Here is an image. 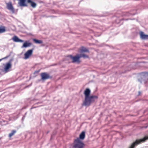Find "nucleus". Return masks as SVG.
I'll use <instances>...</instances> for the list:
<instances>
[{
    "instance_id": "obj_1",
    "label": "nucleus",
    "mask_w": 148,
    "mask_h": 148,
    "mask_svg": "<svg viewBox=\"0 0 148 148\" xmlns=\"http://www.w3.org/2000/svg\"><path fill=\"white\" fill-rule=\"evenodd\" d=\"M90 91L89 88H87L84 92L85 95V100L83 102V105L85 106H89L91 102L93 101L95 99L97 98L95 96H89Z\"/></svg>"
},
{
    "instance_id": "obj_2",
    "label": "nucleus",
    "mask_w": 148,
    "mask_h": 148,
    "mask_svg": "<svg viewBox=\"0 0 148 148\" xmlns=\"http://www.w3.org/2000/svg\"><path fill=\"white\" fill-rule=\"evenodd\" d=\"M84 144L79 138H77L74 140L73 148H84Z\"/></svg>"
},
{
    "instance_id": "obj_3",
    "label": "nucleus",
    "mask_w": 148,
    "mask_h": 148,
    "mask_svg": "<svg viewBox=\"0 0 148 148\" xmlns=\"http://www.w3.org/2000/svg\"><path fill=\"white\" fill-rule=\"evenodd\" d=\"M141 79H139L138 80L140 83H144L145 84L147 80L148 77V73L147 72H144L141 73Z\"/></svg>"
},
{
    "instance_id": "obj_4",
    "label": "nucleus",
    "mask_w": 148,
    "mask_h": 148,
    "mask_svg": "<svg viewBox=\"0 0 148 148\" xmlns=\"http://www.w3.org/2000/svg\"><path fill=\"white\" fill-rule=\"evenodd\" d=\"M68 57L72 60V62H79V59L80 58L79 54H77L74 57L71 55H69L68 56Z\"/></svg>"
},
{
    "instance_id": "obj_5",
    "label": "nucleus",
    "mask_w": 148,
    "mask_h": 148,
    "mask_svg": "<svg viewBox=\"0 0 148 148\" xmlns=\"http://www.w3.org/2000/svg\"><path fill=\"white\" fill-rule=\"evenodd\" d=\"M6 5L7 8L12 13H14L15 12L14 9L11 2L6 3Z\"/></svg>"
},
{
    "instance_id": "obj_6",
    "label": "nucleus",
    "mask_w": 148,
    "mask_h": 148,
    "mask_svg": "<svg viewBox=\"0 0 148 148\" xmlns=\"http://www.w3.org/2000/svg\"><path fill=\"white\" fill-rule=\"evenodd\" d=\"M33 52V49H30L28 50L24 54L25 57L24 58L25 59L28 58L32 55Z\"/></svg>"
},
{
    "instance_id": "obj_7",
    "label": "nucleus",
    "mask_w": 148,
    "mask_h": 148,
    "mask_svg": "<svg viewBox=\"0 0 148 148\" xmlns=\"http://www.w3.org/2000/svg\"><path fill=\"white\" fill-rule=\"evenodd\" d=\"M12 67V64L10 62L6 63L4 66V71L5 73L9 71V69Z\"/></svg>"
},
{
    "instance_id": "obj_8",
    "label": "nucleus",
    "mask_w": 148,
    "mask_h": 148,
    "mask_svg": "<svg viewBox=\"0 0 148 148\" xmlns=\"http://www.w3.org/2000/svg\"><path fill=\"white\" fill-rule=\"evenodd\" d=\"M41 79L42 80H45L48 79L50 77L49 75L45 73H42L41 74Z\"/></svg>"
},
{
    "instance_id": "obj_9",
    "label": "nucleus",
    "mask_w": 148,
    "mask_h": 148,
    "mask_svg": "<svg viewBox=\"0 0 148 148\" xmlns=\"http://www.w3.org/2000/svg\"><path fill=\"white\" fill-rule=\"evenodd\" d=\"M12 39L14 42H23V41L19 39L16 36H14L12 38Z\"/></svg>"
},
{
    "instance_id": "obj_10",
    "label": "nucleus",
    "mask_w": 148,
    "mask_h": 148,
    "mask_svg": "<svg viewBox=\"0 0 148 148\" xmlns=\"http://www.w3.org/2000/svg\"><path fill=\"white\" fill-rule=\"evenodd\" d=\"M140 34L141 38L142 39H145L148 38V35L144 34L143 32H140Z\"/></svg>"
},
{
    "instance_id": "obj_11",
    "label": "nucleus",
    "mask_w": 148,
    "mask_h": 148,
    "mask_svg": "<svg viewBox=\"0 0 148 148\" xmlns=\"http://www.w3.org/2000/svg\"><path fill=\"white\" fill-rule=\"evenodd\" d=\"M27 2L29 3L31 6L33 8H35L37 5L36 4L32 1L31 0H28Z\"/></svg>"
},
{
    "instance_id": "obj_12",
    "label": "nucleus",
    "mask_w": 148,
    "mask_h": 148,
    "mask_svg": "<svg viewBox=\"0 0 148 148\" xmlns=\"http://www.w3.org/2000/svg\"><path fill=\"white\" fill-rule=\"evenodd\" d=\"M19 3V5L21 6H25L27 5L25 3L26 0H20Z\"/></svg>"
},
{
    "instance_id": "obj_13",
    "label": "nucleus",
    "mask_w": 148,
    "mask_h": 148,
    "mask_svg": "<svg viewBox=\"0 0 148 148\" xmlns=\"http://www.w3.org/2000/svg\"><path fill=\"white\" fill-rule=\"evenodd\" d=\"M32 45V43L30 42H27V41H25L22 47V48L25 47L26 48L27 47H29Z\"/></svg>"
},
{
    "instance_id": "obj_14",
    "label": "nucleus",
    "mask_w": 148,
    "mask_h": 148,
    "mask_svg": "<svg viewBox=\"0 0 148 148\" xmlns=\"http://www.w3.org/2000/svg\"><path fill=\"white\" fill-rule=\"evenodd\" d=\"M79 52L82 53L83 52H87L88 51V49L86 48L82 47L79 50Z\"/></svg>"
},
{
    "instance_id": "obj_15",
    "label": "nucleus",
    "mask_w": 148,
    "mask_h": 148,
    "mask_svg": "<svg viewBox=\"0 0 148 148\" xmlns=\"http://www.w3.org/2000/svg\"><path fill=\"white\" fill-rule=\"evenodd\" d=\"M85 137V133L84 132H82L79 135V138L80 140H83Z\"/></svg>"
},
{
    "instance_id": "obj_16",
    "label": "nucleus",
    "mask_w": 148,
    "mask_h": 148,
    "mask_svg": "<svg viewBox=\"0 0 148 148\" xmlns=\"http://www.w3.org/2000/svg\"><path fill=\"white\" fill-rule=\"evenodd\" d=\"M6 31L5 28L3 26H0V33H2Z\"/></svg>"
},
{
    "instance_id": "obj_17",
    "label": "nucleus",
    "mask_w": 148,
    "mask_h": 148,
    "mask_svg": "<svg viewBox=\"0 0 148 148\" xmlns=\"http://www.w3.org/2000/svg\"><path fill=\"white\" fill-rule=\"evenodd\" d=\"M16 132V131L15 130L12 131L9 134V137L10 138L12 136H13L14 134Z\"/></svg>"
},
{
    "instance_id": "obj_18",
    "label": "nucleus",
    "mask_w": 148,
    "mask_h": 148,
    "mask_svg": "<svg viewBox=\"0 0 148 148\" xmlns=\"http://www.w3.org/2000/svg\"><path fill=\"white\" fill-rule=\"evenodd\" d=\"M33 40L35 43L36 44H41L42 43V41L40 40H37L35 39H34Z\"/></svg>"
},
{
    "instance_id": "obj_19",
    "label": "nucleus",
    "mask_w": 148,
    "mask_h": 148,
    "mask_svg": "<svg viewBox=\"0 0 148 148\" xmlns=\"http://www.w3.org/2000/svg\"><path fill=\"white\" fill-rule=\"evenodd\" d=\"M80 58L83 57L84 58H88V56L86 55L83 53H81L80 54H79Z\"/></svg>"
},
{
    "instance_id": "obj_20",
    "label": "nucleus",
    "mask_w": 148,
    "mask_h": 148,
    "mask_svg": "<svg viewBox=\"0 0 148 148\" xmlns=\"http://www.w3.org/2000/svg\"><path fill=\"white\" fill-rule=\"evenodd\" d=\"M138 144H132L129 147V148H134L135 146Z\"/></svg>"
},
{
    "instance_id": "obj_21",
    "label": "nucleus",
    "mask_w": 148,
    "mask_h": 148,
    "mask_svg": "<svg viewBox=\"0 0 148 148\" xmlns=\"http://www.w3.org/2000/svg\"><path fill=\"white\" fill-rule=\"evenodd\" d=\"M8 56H6V57H5L1 59H0V61H1V60H3V59H5V58H8Z\"/></svg>"
},
{
    "instance_id": "obj_22",
    "label": "nucleus",
    "mask_w": 148,
    "mask_h": 148,
    "mask_svg": "<svg viewBox=\"0 0 148 148\" xmlns=\"http://www.w3.org/2000/svg\"><path fill=\"white\" fill-rule=\"evenodd\" d=\"M139 94H140V92H139Z\"/></svg>"
}]
</instances>
